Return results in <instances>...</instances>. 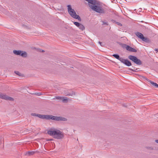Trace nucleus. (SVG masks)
Here are the masks:
<instances>
[{
  "label": "nucleus",
  "instance_id": "nucleus-1",
  "mask_svg": "<svg viewBox=\"0 0 158 158\" xmlns=\"http://www.w3.org/2000/svg\"><path fill=\"white\" fill-rule=\"evenodd\" d=\"M85 0L88 2V4L89 7L93 10L100 15L106 13V10L105 8L99 3V2H98L96 0Z\"/></svg>",
  "mask_w": 158,
  "mask_h": 158
},
{
  "label": "nucleus",
  "instance_id": "nucleus-2",
  "mask_svg": "<svg viewBox=\"0 0 158 158\" xmlns=\"http://www.w3.org/2000/svg\"><path fill=\"white\" fill-rule=\"evenodd\" d=\"M32 116H36L40 118L46 120L52 119L56 121H67V119L61 116H54L52 115L41 114L35 113L31 114Z\"/></svg>",
  "mask_w": 158,
  "mask_h": 158
},
{
  "label": "nucleus",
  "instance_id": "nucleus-3",
  "mask_svg": "<svg viewBox=\"0 0 158 158\" xmlns=\"http://www.w3.org/2000/svg\"><path fill=\"white\" fill-rule=\"evenodd\" d=\"M47 133L57 139H62L64 137V134L63 132L54 128H51L48 131Z\"/></svg>",
  "mask_w": 158,
  "mask_h": 158
},
{
  "label": "nucleus",
  "instance_id": "nucleus-4",
  "mask_svg": "<svg viewBox=\"0 0 158 158\" xmlns=\"http://www.w3.org/2000/svg\"><path fill=\"white\" fill-rule=\"evenodd\" d=\"M112 56L127 66L132 65V64L131 61L127 59H123V57H120L117 54H114Z\"/></svg>",
  "mask_w": 158,
  "mask_h": 158
},
{
  "label": "nucleus",
  "instance_id": "nucleus-5",
  "mask_svg": "<svg viewBox=\"0 0 158 158\" xmlns=\"http://www.w3.org/2000/svg\"><path fill=\"white\" fill-rule=\"evenodd\" d=\"M128 58L137 65H140L142 64V62L141 61L135 56L129 55L128 56Z\"/></svg>",
  "mask_w": 158,
  "mask_h": 158
},
{
  "label": "nucleus",
  "instance_id": "nucleus-6",
  "mask_svg": "<svg viewBox=\"0 0 158 158\" xmlns=\"http://www.w3.org/2000/svg\"><path fill=\"white\" fill-rule=\"evenodd\" d=\"M135 34L138 38L142 40L143 41L146 43H149L150 42V39L148 38L144 37L141 33L137 32H135Z\"/></svg>",
  "mask_w": 158,
  "mask_h": 158
},
{
  "label": "nucleus",
  "instance_id": "nucleus-7",
  "mask_svg": "<svg viewBox=\"0 0 158 158\" xmlns=\"http://www.w3.org/2000/svg\"><path fill=\"white\" fill-rule=\"evenodd\" d=\"M13 53L16 55L22 56L23 57L26 58L27 56V54L26 52L21 50H14Z\"/></svg>",
  "mask_w": 158,
  "mask_h": 158
},
{
  "label": "nucleus",
  "instance_id": "nucleus-8",
  "mask_svg": "<svg viewBox=\"0 0 158 158\" xmlns=\"http://www.w3.org/2000/svg\"><path fill=\"white\" fill-rule=\"evenodd\" d=\"M68 10L69 13L70 15L73 18L76 15V12L74 10L71 8V6L70 5H68L67 6Z\"/></svg>",
  "mask_w": 158,
  "mask_h": 158
},
{
  "label": "nucleus",
  "instance_id": "nucleus-9",
  "mask_svg": "<svg viewBox=\"0 0 158 158\" xmlns=\"http://www.w3.org/2000/svg\"><path fill=\"white\" fill-rule=\"evenodd\" d=\"M0 98L2 99L10 101H13L14 100V99L13 98L9 97L6 94L1 93H0Z\"/></svg>",
  "mask_w": 158,
  "mask_h": 158
},
{
  "label": "nucleus",
  "instance_id": "nucleus-10",
  "mask_svg": "<svg viewBox=\"0 0 158 158\" xmlns=\"http://www.w3.org/2000/svg\"><path fill=\"white\" fill-rule=\"evenodd\" d=\"M123 48H126L127 50L130 52H137V50L136 49L132 48V47L128 46L126 44H123Z\"/></svg>",
  "mask_w": 158,
  "mask_h": 158
},
{
  "label": "nucleus",
  "instance_id": "nucleus-11",
  "mask_svg": "<svg viewBox=\"0 0 158 158\" xmlns=\"http://www.w3.org/2000/svg\"><path fill=\"white\" fill-rule=\"evenodd\" d=\"M144 78L146 79L148 82H150L152 84V86H155L156 88L158 87V84L152 81L147 78L145 77H144Z\"/></svg>",
  "mask_w": 158,
  "mask_h": 158
},
{
  "label": "nucleus",
  "instance_id": "nucleus-12",
  "mask_svg": "<svg viewBox=\"0 0 158 158\" xmlns=\"http://www.w3.org/2000/svg\"><path fill=\"white\" fill-rule=\"evenodd\" d=\"M65 95L67 96H73V95H75L76 93L73 91H72L71 92H69L65 93Z\"/></svg>",
  "mask_w": 158,
  "mask_h": 158
},
{
  "label": "nucleus",
  "instance_id": "nucleus-13",
  "mask_svg": "<svg viewBox=\"0 0 158 158\" xmlns=\"http://www.w3.org/2000/svg\"><path fill=\"white\" fill-rule=\"evenodd\" d=\"M37 151H28L27 152L26 155L28 156L32 155L35 154L36 152H37Z\"/></svg>",
  "mask_w": 158,
  "mask_h": 158
},
{
  "label": "nucleus",
  "instance_id": "nucleus-14",
  "mask_svg": "<svg viewBox=\"0 0 158 158\" xmlns=\"http://www.w3.org/2000/svg\"><path fill=\"white\" fill-rule=\"evenodd\" d=\"M145 148L150 151H153L155 150L154 147L152 146H146L145 147Z\"/></svg>",
  "mask_w": 158,
  "mask_h": 158
},
{
  "label": "nucleus",
  "instance_id": "nucleus-15",
  "mask_svg": "<svg viewBox=\"0 0 158 158\" xmlns=\"http://www.w3.org/2000/svg\"><path fill=\"white\" fill-rule=\"evenodd\" d=\"M69 100H71V99L67 97H63L62 98V101L63 102H67Z\"/></svg>",
  "mask_w": 158,
  "mask_h": 158
},
{
  "label": "nucleus",
  "instance_id": "nucleus-16",
  "mask_svg": "<svg viewBox=\"0 0 158 158\" xmlns=\"http://www.w3.org/2000/svg\"><path fill=\"white\" fill-rule=\"evenodd\" d=\"M73 18L77 19L79 21H81V19L79 15H76L73 17Z\"/></svg>",
  "mask_w": 158,
  "mask_h": 158
},
{
  "label": "nucleus",
  "instance_id": "nucleus-17",
  "mask_svg": "<svg viewBox=\"0 0 158 158\" xmlns=\"http://www.w3.org/2000/svg\"><path fill=\"white\" fill-rule=\"evenodd\" d=\"M82 31H83L85 29V27L82 24L80 23L79 25V26L78 27Z\"/></svg>",
  "mask_w": 158,
  "mask_h": 158
},
{
  "label": "nucleus",
  "instance_id": "nucleus-18",
  "mask_svg": "<svg viewBox=\"0 0 158 158\" xmlns=\"http://www.w3.org/2000/svg\"><path fill=\"white\" fill-rule=\"evenodd\" d=\"M15 73L17 75H18L19 76H21L22 75V74L20 73L18 71H15Z\"/></svg>",
  "mask_w": 158,
  "mask_h": 158
},
{
  "label": "nucleus",
  "instance_id": "nucleus-19",
  "mask_svg": "<svg viewBox=\"0 0 158 158\" xmlns=\"http://www.w3.org/2000/svg\"><path fill=\"white\" fill-rule=\"evenodd\" d=\"M132 68H134L133 69H129L133 72H136L137 71V70L138 69H135V68L134 67L132 66Z\"/></svg>",
  "mask_w": 158,
  "mask_h": 158
},
{
  "label": "nucleus",
  "instance_id": "nucleus-20",
  "mask_svg": "<svg viewBox=\"0 0 158 158\" xmlns=\"http://www.w3.org/2000/svg\"><path fill=\"white\" fill-rule=\"evenodd\" d=\"M74 23V24L76 25V26H77V27H78L79 26V25L80 24V23H78V22H75L73 23Z\"/></svg>",
  "mask_w": 158,
  "mask_h": 158
},
{
  "label": "nucleus",
  "instance_id": "nucleus-21",
  "mask_svg": "<svg viewBox=\"0 0 158 158\" xmlns=\"http://www.w3.org/2000/svg\"><path fill=\"white\" fill-rule=\"evenodd\" d=\"M102 22L103 23V24H102L103 25H108V23L107 22H105L103 21H102Z\"/></svg>",
  "mask_w": 158,
  "mask_h": 158
},
{
  "label": "nucleus",
  "instance_id": "nucleus-22",
  "mask_svg": "<svg viewBox=\"0 0 158 158\" xmlns=\"http://www.w3.org/2000/svg\"><path fill=\"white\" fill-rule=\"evenodd\" d=\"M35 94L38 95V96H41L43 95L42 93H39L37 94Z\"/></svg>",
  "mask_w": 158,
  "mask_h": 158
},
{
  "label": "nucleus",
  "instance_id": "nucleus-23",
  "mask_svg": "<svg viewBox=\"0 0 158 158\" xmlns=\"http://www.w3.org/2000/svg\"><path fill=\"white\" fill-rule=\"evenodd\" d=\"M116 23L118 25L120 26H122V24L121 23L118 22H116Z\"/></svg>",
  "mask_w": 158,
  "mask_h": 158
},
{
  "label": "nucleus",
  "instance_id": "nucleus-24",
  "mask_svg": "<svg viewBox=\"0 0 158 158\" xmlns=\"http://www.w3.org/2000/svg\"><path fill=\"white\" fill-rule=\"evenodd\" d=\"M56 98L57 99H62V98L60 97L59 96H57V97H56Z\"/></svg>",
  "mask_w": 158,
  "mask_h": 158
},
{
  "label": "nucleus",
  "instance_id": "nucleus-25",
  "mask_svg": "<svg viewBox=\"0 0 158 158\" xmlns=\"http://www.w3.org/2000/svg\"><path fill=\"white\" fill-rule=\"evenodd\" d=\"M98 43L102 46H103L104 45V44H102V43L101 42H100V41L98 42Z\"/></svg>",
  "mask_w": 158,
  "mask_h": 158
},
{
  "label": "nucleus",
  "instance_id": "nucleus-26",
  "mask_svg": "<svg viewBox=\"0 0 158 158\" xmlns=\"http://www.w3.org/2000/svg\"><path fill=\"white\" fill-rule=\"evenodd\" d=\"M155 142L157 143H158V139H156L155 140Z\"/></svg>",
  "mask_w": 158,
  "mask_h": 158
},
{
  "label": "nucleus",
  "instance_id": "nucleus-27",
  "mask_svg": "<svg viewBox=\"0 0 158 158\" xmlns=\"http://www.w3.org/2000/svg\"><path fill=\"white\" fill-rule=\"evenodd\" d=\"M112 21L114 23H116V22L115 21L112 20Z\"/></svg>",
  "mask_w": 158,
  "mask_h": 158
},
{
  "label": "nucleus",
  "instance_id": "nucleus-28",
  "mask_svg": "<svg viewBox=\"0 0 158 158\" xmlns=\"http://www.w3.org/2000/svg\"><path fill=\"white\" fill-rule=\"evenodd\" d=\"M54 140L52 139H50L48 140V141H52V140Z\"/></svg>",
  "mask_w": 158,
  "mask_h": 158
},
{
  "label": "nucleus",
  "instance_id": "nucleus-29",
  "mask_svg": "<svg viewBox=\"0 0 158 158\" xmlns=\"http://www.w3.org/2000/svg\"><path fill=\"white\" fill-rule=\"evenodd\" d=\"M123 106H125V107H127V105L126 104L123 105Z\"/></svg>",
  "mask_w": 158,
  "mask_h": 158
},
{
  "label": "nucleus",
  "instance_id": "nucleus-30",
  "mask_svg": "<svg viewBox=\"0 0 158 158\" xmlns=\"http://www.w3.org/2000/svg\"><path fill=\"white\" fill-rule=\"evenodd\" d=\"M154 50L155 51L158 52V49H155Z\"/></svg>",
  "mask_w": 158,
  "mask_h": 158
},
{
  "label": "nucleus",
  "instance_id": "nucleus-31",
  "mask_svg": "<svg viewBox=\"0 0 158 158\" xmlns=\"http://www.w3.org/2000/svg\"><path fill=\"white\" fill-rule=\"evenodd\" d=\"M42 52H44V51L43 50L42 51Z\"/></svg>",
  "mask_w": 158,
  "mask_h": 158
},
{
  "label": "nucleus",
  "instance_id": "nucleus-32",
  "mask_svg": "<svg viewBox=\"0 0 158 158\" xmlns=\"http://www.w3.org/2000/svg\"><path fill=\"white\" fill-rule=\"evenodd\" d=\"M156 150H158V148L156 149Z\"/></svg>",
  "mask_w": 158,
  "mask_h": 158
}]
</instances>
